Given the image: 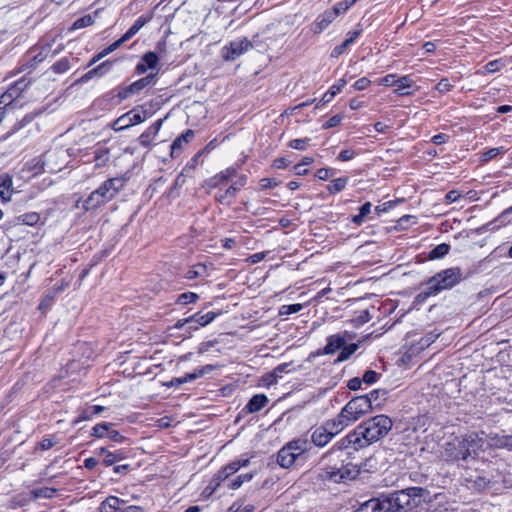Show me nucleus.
<instances>
[{"label": "nucleus", "mask_w": 512, "mask_h": 512, "mask_svg": "<svg viewBox=\"0 0 512 512\" xmlns=\"http://www.w3.org/2000/svg\"><path fill=\"white\" fill-rule=\"evenodd\" d=\"M494 448H506L512 450V435L471 433L462 439H456L446 444L444 457L449 461L482 460L492 457Z\"/></svg>", "instance_id": "f257e3e1"}, {"label": "nucleus", "mask_w": 512, "mask_h": 512, "mask_svg": "<svg viewBox=\"0 0 512 512\" xmlns=\"http://www.w3.org/2000/svg\"><path fill=\"white\" fill-rule=\"evenodd\" d=\"M392 426L393 422L388 416L376 415L358 425L336 446L339 449L352 447L354 450L367 447L384 438L392 429Z\"/></svg>", "instance_id": "f03ea898"}, {"label": "nucleus", "mask_w": 512, "mask_h": 512, "mask_svg": "<svg viewBox=\"0 0 512 512\" xmlns=\"http://www.w3.org/2000/svg\"><path fill=\"white\" fill-rule=\"evenodd\" d=\"M427 491L421 487H409L395 491L388 495H382L376 499L378 512H398L401 509L417 507Z\"/></svg>", "instance_id": "7ed1b4c3"}, {"label": "nucleus", "mask_w": 512, "mask_h": 512, "mask_svg": "<svg viewBox=\"0 0 512 512\" xmlns=\"http://www.w3.org/2000/svg\"><path fill=\"white\" fill-rule=\"evenodd\" d=\"M461 279L462 272L458 267L442 270L426 282V288L416 296V301L418 303H423L430 296L437 295L443 290L453 288L461 281Z\"/></svg>", "instance_id": "20e7f679"}, {"label": "nucleus", "mask_w": 512, "mask_h": 512, "mask_svg": "<svg viewBox=\"0 0 512 512\" xmlns=\"http://www.w3.org/2000/svg\"><path fill=\"white\" fill-rule=\"evenodd\" d=\"M372 411L371 397L358 396L351 399L334 418L336 430H343L362 416Z\"/></svg>", "instance_id": "39448f33"}, {"label": "nucleus", "mask_w": 512, "mask_h": 512, "mask_svg": "<svg viewBox=\"0 0 512 512\" xmlns=\"http://www.w3.org/2000/svg\"><path fill=\"white\" fill-rule=\"evenodd\" d=\"M307 449L308 443L305 440L297 439L290 441L278 452L277 462L283 468H290L294 465L296 459Z\"/></svg>", "instance_id": "423d86ee"}, {"label": "nucleus", "mask_w": 512, "mask_h": 512, "mask_svg": "<svg viewBox=\"0 0 512 512\" xmlns=\"http://www.w3.org/2000/svg\"><path fill=\"white\" fill-rule=\"evenodd\" d=\"M252 48L251 42L247 38H238L231 41L222 48V57L226 61H233Z\"/></svg>", "instance_id": "0eeeda50"}, {"label": "nucleus", "mask_w": 512, "mask_h": 512, "mask_svg": "<svg viewBox=\"0 0 512 512\" xmlns=\"http://www.w3.org/2000/svg\"><path fill=\"white\" fill-rule=\"evenodd\" d=\"M341 431L342 430H336L334 419H332L326 422L324 426L315 428V430L312 432L311 440L316 446L323 447L326 444H328L331 441V439Z\"/></svg>", "instance_id": "6e6552de"}, {"label": "nucleus", "mask_w": 512, "mask_h": 512, "mask_svg": "<svg viewBox=\"0 0 512 512\" xmlns=\"http://www.w3.org/2000/svg\"><path fill=\"white\" fill-rule=\"evenodd\" d=\"M126 185L123 177H115L106 180L96 191L104 198L105 202L112 200Z\"/></svg>", "instance_id": "1a4fd4ad"}, {"label": "nucleus", "mask_w": 512, "mask_h": 512, "mask_svg": "<svg viewBox=\"0 0 512 512\" xmlns=\"http://www.w3.org/2000/svg\"><path fill=\"white\" fill-rule=\"evenodd\" d=\"M28 85L29 82L24 78L16 81L0 96V104H4L5 106L12 104V102L27 89Z\"/></svg>", "instance_id": "9d476101"}, {"label": "nucleus", "mask_w": 512, "mask_h": 512, "mask_svg": "<svg viewBox=\"0 0 512 512\" xmlns=\"http://www.w3.org/2000/svg\"><path fill=\"white\" fill-rule=\"evenodd\" d=\"M438 336V333L430 332L426 334L424 337H421L419 340L412 339L411 347L406 352L407 357L412 358L413 356H416L418 353H420L425 348L429 347L432 343H434Z\"/></svg>", "instance_id": "9b49d317"}, {"label": "nucleus", "mask_w": 512, "mask_h": 512, "mask_svg": "<svg viewBox=\"0 0 512 512\" xmlns=\"http://www.w3.org/2000/svg\"><path fill=\"white\" fill-rule=\"evenodd\" d=\"M327 473L331 479L338 482L356 478L359 474V469L356 465L347 464L341 468L329 471Z\"/></svg>", "instance_id": "f8f14e48"}, {"label": "nucleus", "mask_w": 512, "mask_h": 512, "mask_svg": "<svg viewBox=\"0 0 512 512\" xmlns=\"http://www.w3.org/2000/svg\"><path fill=\"white\" fill-rule=\"evenodd\" d=\"M219 314L209 311L205 314L195 313L190 316L189 332L197 331L200 327H205L210 324Z\"/></svg>", "instance_id": "ddd939ff"}, {"label": "nucleus", "mask_w": 512, "mask_h": 512, "mask_svg": "<svg viewBox=\"0 0 512 512\" xmlns=\"http://www.w3.org/2000/svg\"><path fill=\"white\" fill-rule=\"evenodd\" d=\"M236 174V170L233 167H229L218 174L214 175L206 181V187L208 189H215L222 184L227 183Z\"/></svg>", "instance_id": "4468645a"}, {"label": "nucleus", "mask_w": 512, "mask_h": 512, "mask_svg": "<svg viewBox=\"0 0 512 512\" xmlns=\"http://www.w3.org/2000/svg\"><path fill=\"white\" fill-rule=\"evenodd\" d=\"M128 507L124 500L115 496L108 497L99 507V512H127Z\"/></svg>", "instance_id": "2eb2a0df"}, {"label": "nucleus", "mask_w": 512, "mask_h": 512, "mask_svg": "<svg viewBox=\"0 0 512 512\" xmlns=\"http://www.w3.org/2000/svg\"><path fill=\"white\" fill-rule=\"evenodd\" d=\"M345 334H334L327 338V344L323 349V354L330 355L341 349L346 343Z\"/></svg>", "instance_id": "dca6fc26"}, {"label": "nucleus", "mask_w": 512, "mask_h": 512, "mask_svg": "<svg viewBox=\"0 0 512 512\" xmlns=\"http://www.w3.org/2000/svg\"><path fill=\"white\" fill-rule=\"evenodd\" d=\"M334 14L328 9L320 14L312 23V30L316 34L323 32L334 20Z\"/></svg>", "instance_id": "f3484780"}, {"label": "nucleus", "mask_w": 512, "mask_h": 512, "mask_svg": "<svg viewBox=\"0 0 512 512\" xmlns=\"http://www.w3.org/2000/svg\"><path fill=\"white\" fill-rule=\"evenodd\" d=\"M213 370H214L213 365H205V366L195 369L192 373H187V374L177 378L176 382L178 384L192 382V381L204 376L205 374L210 373Z\"/></svg>", "instance_id": "a211bd4d"}, {"label": "nucleus", "mask_w": 512, "mask_h": 512, "mask_svg": "<svg viewBox=\"0 0 512 512\" xmlns=\"http://www.w3.org/2000/svg\"><path fill=\"white\" fill-rule=\"evenodd\" d=\"M194 132L187 130L185 133L178 136L171 145V155L175 157L179 151H181L187 143L193 138Z\"/></svg>", "instance_id": "6ab92c4d"}, {"label": "nucleus", "mask_w": 512, "mask_h": 512, "mask_svg": "<svg viewBox=\"0 0 512 512\" xmlns=\"http://www.w3.org/2000/svg\"><path fill=\"white\" fill-rule=\"evenodd\" d=\"M12 178L8 174L0 175V197L4 203L11 200Z\"/></svg>", "instance_id": "aec40b11"}, {"label": "nucleus", "mask_w": 512, "mask_h": 512, "mask_svg": "<svg viewBox=\"0 0 512 512\" xmlns=\"http://www.w3.org/2000/svg\"><path fill=\"white\" fill-rule=\"evenodd\" d=\"M128 40V31L122 35L120 39L112 43L110 46L102 50L100 53L95 55L91 61L89 62V66H92L102 58H104L106 55L110 54L111 52L115 51L122 43Z\"/></svg>", "instance_id": "412c9836"}, {"label": "nucleus", "mask_w": 512, "mask_h": 512, "mask_svg": "<svg viewBox=\"0 0 512 512\" xmlns=\"http://www.w3.org/2000/svg\"><path fill=\"white\" fill-rule=\"evenodd\" d=\"M158 62V57L155 53L149 52L145 54L139 64L136 66V71L143 74L147 69H154Z\"/></svg>", "instance_id": "4be33fe9"}, {"label": "nucleus", "mask_w": 512, "mask_h": 512, "mask_svg": "<svg viewBox=\"0 0 512 512\" xmlns=\"http://www.w3.org/2000/svg\"><path fill=\"white\" fill-rule=\"evenodd\" d=\"M105 203L104 198L95 190L83 201V209L95 210Z\"/></svg>", "instance_id": "5701e85b"}, {"label": "nucleus", "mask_w": 512, "mask_h": 512, "mask_svg": "<svg viewBox=\"0 0 512 512\" xmlns=\"http://www.w3.org/2000/svg\"><path fill=\"white\" fill-rule=\"evenodd\" d=\"M413 85V81L410 76L405 75L395 80L394 86H396L395 93L399 96L409 95L408 91Z\"/></svg>", "instance_id": "b1692460"}, {"label": "nucleus", "mask_w": 512, "mask_h": 512, "mask_svg": "<svg viewBox=\"0 0 512 512\" xmlns=\"http://www.w3.org/2000/svg\"><path fill=\"white\" fill-rule=\"evenodd\" d=\"M267 402L268 398L264 394H256L249 400L246 408L249 412L255 413L263 409Z\"/></svg>", "instance_id": "393cba45"}, {"label": "nucleus", "mask_w": 512, "mask_h": 512, "mask_svg": "<svg viewBox=\"0 0 512 512\" xmlns=\"http://www.w3.org/2000/svg\"><path fill=\"white\" fill-rule=\"evenodd\" d=\"M111 66H112L111 61H105V62L101 63L100 65H98L97 67H95V68L91 69L90 71H88L87 73H85L82 76L81 80L88 81V80L92 79L94 76H102L110 70Z\"/></svg>", "instance_id": "a878e982"}, {"label": "nucleus", "mask_w": 512, "mask_h": 512, "mask_svg": "<svg viewBox=\"0 0 512 512\" xmlns=\"http://www.w3.org/2000/svg\"><path fill=\"white\" fill-rule=\"evenodd\" d=\"M237 192L235 191V188L232 186H229L226 189H219V191L216 193L215 198L216 200L223 204V205H230L235 198Z\"/></svg>", "instance_id": "bb28decb"}, {"label": "nucleus", "mask_w": 512, "mask_h": 512, "mask_svg": "<svg viewBox=\"0 0 512 512\" xmlns=\"http://www.w3.org/2000/svg\"><path fill=\"white\" fill-rule=\"evenodd\" d=\"M347 84V81L344 78L339 79L335 84L331 86V88L323 95L322 102L329 103L332 99L339 94L342 89Z\"/></svg>", "instance_id": "cd10ccee"}, {"label": "nucleus", "mask_w": 512, "mask_h": 512, "mask_svg": "<svg viewBox=\"0 0 512 512\" xmlns=\"http://www.w3.org/2000/svg\"><path fill=\"white\" fill-rule=\"evenodd\" d=\"M207 274V268L204 264H196L190 267L186 273L185 277L189 280L196 279V278H203Z\"/></svg>", "instance_id": "c85d7f7f"}, {"label": "nucleus", "mask_w": 512, "mask_h": 512, "mask_svg": "<svg viewBox=\"0 0 512 512\" xmlns=\"http://www.w3.org/2000/svg\"><path fill=\"white\" fill-rule=\"evenodd\" d=\"M40 220V215L36 212H29L23 215H20L16 218L17 224H23L28 226L36 225Z\"/></svg>", "instance_id": "c756f323"}, {"label": "nucleus", "mask_w": 512, "mask_h": 512, "mask_svg": "<svg viewBox=\"0 0 512 512\" xmlns=\"http://www.w3.org/2000/svg\"><path fill=\"white\" fill-rule=\"evenodd\" d=\"M505 66L502 59H496L488 62L484 67L483 71H478V74H491L500 71Z\"/></svg>", "instance_id": "7c9ffc66"}, {"label": "nucleus", "mask_w": 512, "mask_h": 512, "mask_svg": "<svg viewBox=\"0 0 512 512\" xmlns=\"http://www.w3.org/2000/svg\"><path fill=\"white\" fill-rule=\"evenodd\" d=\"M354 4L353 0H343L336 3L333 8L329 10L334 14L335 18H337L339 15L348 11Z\"/></svg>", "instance_id": "2f4dec72"}, {"label": "nucleus", "mask_w": 512, "mask_h": 512, "mask_svg": "<svg viewBox=\"0 0 512 512\" xmlns=\"http://www.w3.org/2000/svg\"><path fill=\"white\" fill-rule=\"evenodd\" d=\"M55 493H56L55 488L42 487V488H38V489H33L30 494H31L32 499L35 500L38 498L50 499L54 496Z\"/></svg>", "instance_id": "473e14b6"}, {"label": "nucleus", "mask_w": 512, "mask_h": 512, "mask_svg": "<svg viewBox=\"0 0 512 512\" xmlns=\"http://www.w3.org/2000/svg\"><path fill=\"white\" fill-rule=\"evenodd\" d=\"M347 183H348L347 177L336 178V179L332 180L331 183L327 186V190L332 194L338 193L345 189Z\"/></svg>", "instance_id": "72a5a7b5"}, {"label": "nucleus", "mask_w": 512, "mask_h": 512, "mask_svg": "<svg viewBox=\"0 0 512 512\" xmlns=\"http://www.w3.org/2000/svg\"><path fill=\"white\" fill-rule=\"evenodd\" d=\"M93 23H94V17L92 15H90V14L84 15V16L80 17L79 19H77L73 23L71 30H78V29L86 28V27L91 26Z\"/></svg>", "instance_id": "f704fd0d"}, {"label": "nucleus", "mask_w": 512, "mask_h": 512, "mask_svg": "<svg viewBox=\"0 0 512 512\" xmlns=\"http://www.w3.org/2000/svg\"><path fill=\"white\" fill-rule=\"evenodd\" d=\"M357 349H358L357 344H350L347 346H343L341 352L339 353V355L336 359V362L340 363V362L346 361L352 354H354L356 352Z\"/></svg>", "instance_id": "c9c22d12"}, {"label": "nucleus", "mask_w": 512, "mask_h": 512, "mask_svg": "<svg viewBox=\"0 0 512 512\" xmlns=\"http://www.w3.org/2000/svg\"><path fill=\"white\" fill-rule=\"evenodd\" d=\"M450 246L446 243H442L437 245L434 249H432L429 253V257L431 259H439L448 254Z\"/></svg>", "instance_id": "e433bc0d"}, {"label": "nucleus", "mask_w": 512, "mask_h": 512, "mask_svg": "<svg viewBox=\"0 0 512 512\" xmlns=\"http://www.w3.org/2000/svg\"><path fill=\"white\" fill-rule=\"evenodd\" d=\"M252 478H253L252 473L240 474L230 482L229 488L234 489V490L238 489L243 485V483L249 482Z\"/></svg>", "instance_id": "4c0bfd02"}, {"label": "nucleus", "mask_w": 512, "mask_h": 512, "mask_svg": "<svg viewBox=\"0 0 512 512\" xmlns=\"http://www.w3.org/2000/svg\"><path fill=\"white\" fill-rule=\"evenodd\" d=\"M512 206L505 209L495 220V226H504L512 221Z\"/></svg>", "instance_id": "58836bf2"}, {"label": "nucleus", "mask_w": 512, "mask_h": 512, "mask_svg": "<svg viewBox=\"0 0 512 512\" xmlns=\"http://www.w3.org/2000/svg\"><path fill=\"white\" fill-rule=\"evenodd\" d=\"M199 296L194 292L182 293L177 298V303L180 305H187L194 303L198 300Z\"/></svg>", "instance_id": "ea45409f"}, {"label": "nucleus", "mask_w": 512, "mask_h": 512, "mask_svg": "<svg viewBox=\"0 0 512 512\" xmlns=\"http://www.w3.org/2000/svg\"><path fill=\"white\" fill-rule=\"evenodd\" d=\"M376 499H370L360 505L356 512H378Z\"/></svg>", "instance_id": "a19ab883"}, {"label": "nucleus", "mask_w": 512, "mask_h": 512, "mask_svg": "<svg viewBox=\"0 0 512 512\" xmlns=\"http://www.w3.org/2000/svg\"><path fill=\"white\" fill-rule=\"evenodd\" d=\"M503 152H504V149L502 147L491 148L482 153L481 161L488 162Z\"/></svg>", "instance_id": "79ce46f5"}, {"label": "nucleus", "mask_w": 512, "mask_h": 512, "mask_svg": "<svg viewBox=\"0 0 512 512\" xmlns=\"http://www.w3.org/2000/svg\"><path fill=\"white\" fill-rule=\"evenodd\" d=\"M235 474L234 472H232V469L226 465L225 467H223L216 475L215 479L213 481H215V486H218L220 484L221 481H224L226 480L228 477H230L231 475Z\"/></svg>", "instance_id": "37998d69"}, {"label": "nucleus", "mask_w": 512, "mask_h": 512, "mask_svg": "<svg viewBox=\"0 0 512 512\" xmlns=\"http://www.w3.org/2000/svg\"><path fill=\"white\" fill-rule=\"evenodd\" d=\"M149 20H150L149 16H146V15L140 16L136 20V22L130 27V37L135 35Z\"/></svg>", "instance_id": "c03bdc74"}, {"label": "nucleus", "mask_w": 512, "mask_h": 512, "mask_svg": "<svg viewBox=\"0 0 512 512\" xmlns=\"http://www.w3.org/2000/svg\"><path fill=\"white\" fill-rule=\"evenodd\" d=\"M255 510V507L253 504L249 503H234L230 507V512H253Z\"/></svg>", "instance_id": "a18cd8bd"}, {"label": "nucleus", "mask_w": 512, "mask_h": 512, "mask_svg": "<svg viewBox=\"0 0 512 512\" xmlns=\"http://www.w3.org/2000/svg\"><path fill=\"white\" fill-rule=\"evenodd\" d=\"M151 78H152L151 76H147L145 78H142V79L130 84V93H135V92L140 91L142 88H144L151 82Z\"/></svg>", "instance_id": "49530a36"}, {"label": "nucleus", "mask_w": 512, "mask_h": 512, "mask_svg": "<svg viewBox=\"0 0 512 512\" xmlns=\"http://www.w3.org/2000/svg\"><path fill=\"white\" fill-rule=\"evenodd\" d=\"M303 306L301 304H291V305H283L280 308V315H290L299 312L302 310Z\"/></svg>", "instance_id": "de8ad7c7"}, {"label": "nucleus", "mask_w": 512, "mask_h": 512, "mask_svg": "<svg viewBox=\"0 0 512 512\" xmlns=\"http://www.w3.org/2000/svg\"><path fill=\"white\" fill-rule=\"evenodd\" d=\"M112 128L115 131H122L128 128V117L127 114H123L113 122Z\"/></svg>", "instance_id": "09e8293b"}, {"label": "nucleus", "mask_w": 512, "mask_h": 512, "mask_svg": "<svg viewBox=\"0 0 512 512\" xmlns=\"http://www.w3.org/2000/svg\"><path fill=\"white\" fill-rule=\"evenodd\" d=\"M309 142L308 138L293 139L289 142L288 146L296 150H305Z\"/></svg>", "instance_id": "8fccbe9b"}, {"label": "nucleus", "mask_w": 512, "mask_h": 512, "mask_svg": "<svg viewBox=\"0 0 512 512\" xmlns=\"http://www.w3.org/2000/svg\"><path fill=\"white\" fill-rule=\"evenodd\" d=\"M250 463L249 458L234 460L227 465L232 469V472L236 473L242 467L248 466Z\"/></svg>", "instance_id": "3c124183"}, {"label": "nucleus", "mask_w": 512, "mask_h": 512, "mask_svg": "<svg viewBox=\"0 0 512 512\" xmlns=\"http://www.w3.org/2000/svg\"><path fill=\"white\" fill-rule=\"evenodd\" d=\"M108 425L106 423L97 424L93 427L92 435L98 438L104 437L108 433Z\"/></svg>", "instance_id": "603ef678"}, {"label": "nucleus", "mask_w": 512, "mask_h": 512, "mask_svg": "<svg viewBox=\"0 0 512 512\" xmlns=\"http://www.w3.org/2000/svg\"><path fill=\"white\" fill-rule=\"evenodd\" d=\"M362 33V29H355V30H352V31H349L347 34H346V39L343 41V43L346 45V46H349L351 45L352 43L355 42V40L360 36V34Z\"/></svg>", "instance_id": "864d4df0"}, {"label": "nucleus", "mask_w": 512, "mask_h": 512, "mask_svg": "<svg viewBox=\"0 0 512 512\" xmlns=\"http://www.w3.org/2000/svg\"><path fill=\"white\" fill-rule=\"evenodd\" d=\"M370 84V79H368L367 77H362L353 84V88L357 91H362L367 89L370 86Z\"/></svg>", "instance_id": "5fc2aeb1"}, {"label": "nucleus", "mask_w": 512, "mask_h": 512, "mask_svg": "<svg viewBox=\"0 0 512 512\" xmlns=\"http://www.w3.org/2000/svg\"><path fill=\"white\" fill-rule=\"evenodd\" d=\"M378 379V373L372 370H368L364 373L362 381L366 384H373Z\"/></svg>", "instance_id": "6e6d98bb"}, {"label": "nucleus", "mask_w": 512, "mask_h": 512, "mask_svg": "<svg viewBox=\"0 0 512 512\" xmlns=\"http://www.w3.org/2000/svg\"><path fill=\"white\" fill-rule=\"evenodd\" d=\"M342 120H343V116H341V115H334V116H332L331 118H329L325 122L323 127L325 129L336 127V126H338L341 123Z\"/></svg>", "instance_id": "4d7b16f0"}, {"label": "nucleus", "mask_w": 512, "mask_h": 512, "mask_svg": "<svg viewBox=\"0 0 512 512\" xmlns=\"http://www.w3.org/2000/svg\"><path fill=\"white\" fill-rule=\"evenodd\" d=\"M452 87L453 85L449 82L448 79H441L436 85V89L440 93H446L450 91Z\"/></svg>", "instance_id": "13d9d810"}, {"label": "nucleus", "mask_w": 512, "mask_h": 512, "mask_svg": "<svg viewBox=\"0 0 512 512\" xmlns=\"http://www.w3.org/2000/svg\"><path fill=\"white\" fill-rule=\"evenodd\" d=\"M394 207V202L393 201H388V202H385L381 205H378L375 207V212L378 216L382 215L383 213H386L387 211H389L391 208Z\"/></svg>", "instance_id": "bf43d9fd"}, {"label": "nucleus", "mask_w": 512, "mask_h": 512, "mask_svg": "<svg viewBox=\"0 0 512 512\" xmlns=\"http://www.w3.org/2000/svg\"><path fill=\"white\" fill-rule=\"evenodd\" d=\"M53 69L57 73H63L69 69V61L67 59H62L54 64Z\"/></svg>", "instance_id": "052dcab7"}, {"label": "nucleus", "mask_w": 512, "mask_h": 512, "mask_svg": "<svg viewBox=\"0 0 512 512\" xmlns=\"http://www.w3.org/2000/svg\"><path fill=\"white\" fill-rule=\"evenodd\" d=\"M334 175V171L329 168H320L316 172V177L320 180H327Z\"/></svg>", "instance_id": "680f3d73"}, {"label": "nucleus", "mask_w": 512, "mask_h": 512, "mask_svg": "<svg viewBox=\"0 0 512 512\" xmlns=\"http://www.w3.org/2000/svg\"><path fill=\"white\" fill-rule=\"evenodd\" d=\"M130 113L133 114V116L130 118V126L139 124L146 119V115H141V113L138 110L130 111Z\"/></svg>", "instance_id": "e2e57ef3"}, {"label": "nucleus", "mask_w": 512, "mask_h": 512, "mask_svg": "<svg viewBox=\"0 0 512 512\" xmlns=\"http://www.w3.org/2000/svg\"><path fill=\"white\" fill-rule=\"evenodd\" d=\"M279 185V182L273 178H263L260 180V186L262 189L274 188Z\"/></svg>", "instance_id": "0e129e2a"}, {"label": "nucleus", "mask_w": 512, "mask_h": 512, "mask_svg": "<svg viewBox=\"0 0 512 512\" xmlns=\"http://www.w3.org/2000/svg\"><path fill=\"white\" fill-rule=\"evenodd\" d=\"M356 153L353 150L346 149L342 150L338 155L339 161H349L355 157Z\"/></svg>", "instance_id": "69168bd1"}, {"label": "nucleus", "mask_w": 512, "mask_h": 512, "mask_svg": "<svg viewBox=\"0 0 512 512\" xmlns=\"http://www.w3.org/2000/svg\"><path fill=\"white\" fill-rule=\"evenodd\" d=\"M246 182V175H240L230 186L234 187L235 191L238 193V191H240V189L246 185Z\"/></svg>", "instance_id": "338daca9"}, {"label": "nucleus", "mask_w": 512, "mask_h": 512, "mask_svg": "<svg viewBox=\"0 0 512 512\" xmlns=\"http://www.w3.org/2000/svg\"><path fill=\"white\" fill-rule=\"evenodd\" d=\"M104 410L103 406L100 405H93L88 410L85 411L84 419L89 418L91 415H97L100 414Z\"/></svg>", "instance_id": "774afa93"}]
</instances>
